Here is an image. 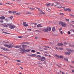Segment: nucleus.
I'll use <instances>...</instances> for the list:
<instances>
[{"label":"nucleus","instance_id":"f257e3e1","mask_svg":"<svg viewBox=\"0 0 74 74\" xmlns=\"http://www.w3.org/2000/svg\"><path fill=\"white\" fill-rule=\"evenodd\" d=\"M7 24L8 26H9V28L11 29H14L15 28V26L13 25H12L11 23H7Z\"/></svg>","mask_w":74,"mask_h":74},{"label":"nucleus","instance_id":"f03ea898","mask_svg":"<svg viewBox=\"0 0 74 74\" xmlns=\"http://www.w3.org/2000/svg\"><path fill=\"white\" fill-rule=\"evenodd\" d=\"M60 25H61L62 26H63L64 27H66V24L65 23H63L62 21H60Z\"/></svg>","mask_w":74,"mask_h":74},{"label":"nucleus","instance_id":"7ed1b4c3","mask_svg":"<svg viewBox=\"0 0 74 74\" xmlns=\"http://www.w3.org/2000/svg\"><path fill=\"white\" fill-rule=\"evenodd\" d=\"M45 58L44 57H42L40 59V60H41V61L43 62V61H44V60H45Z\"/></svg>","mask_w":74,"mask_h":74},{"label":"nucleus","instance_id":"20e7f679","mask_svg":"<svg viewBox=\"0 0 74 74\" xmlns=\"http://www.w3.org/2000/svg\"><path fill=\"white\" fill-rule=\"evenodd\" d=\"M55 6L58 8H61L62 7V6L60 5V4L58 5H56Z\"/></svg>","mask_w":74,"mask_h":74},{"label":"nucleus","instance_id":"39448f33","mask_svg":"<svg viewBox=\"0 0 74 74\" xmlns=\"http://www.w3.org/2000/svg\"><path fill=\"white\" fill-rule=\"evenodd\" d=\"M65 53L66 55L67 56L68 55H70L71 53L70 52H65Z\"/></svg>","mask_w":74,"mask_h":74},{"label":"nucleus","instance_id":"423d86ee","mask_svg":"<svg viewBox=\"0 0 74 74\" xmlns=\"http://www.w3.org/2000/svg\"><path fill=\"white\" fill-rule=\"evenodd\" d=\"M3 26L5 27H8V25L7 24H3Z\"/></svg>","mask_w":74,"mask_h":74},{"label":"nucleus","instance_id":"0eeeda50","mask_svg":"<svg viewBox=\"0 0 74 74\" xmlns=\"http://www.w3.org/2000/svg\"><path fill=\"white\" fill-rule=\"evenodd\" d=\"M5 17L4 16H2L0 17V19H5Z\"/></svg>","mask_w":74,"mask_h":74},{"label":"nucleus","instance_id":"6e6552de","mask_svg":"<svg viewBox=\"0 0 74 74\" xmlns=\"http://www.w3.org/2000/svg\"><path fill=\"white\" fill-rule=\"evenodd\" d=\"M66 50L67 51H69L70 52H73V51H74V50H71L70 49H67Z\"/></svg>","mask_w":74,"mask_h":74},{"label":"nucleus","instance_id":"1a4fd4ad","mask_svg":"<svg viewBox=\"0 0 74 74\" xmlns=\"http://www.w3.org/2000/svg\"><path fill=\"white\" fill-rule=\"evenodd\" d=\"M15 47L16 48H19V49H22L21 48V46H15Z\"/></svg>","mask_w":74,"mask_h":74},{"label":"nucleus","instance_id":"9d476101","mask_svg":"<svg viewBox=\"0 0 74 74\" xmlns=\"http://www.w3.org/2000/svg\"><path fill=\"white\" fill-rule=\"evenodd\" d=\"M8 48H12L14 47V45H12L10 44L9 45H8Z\"/></svg>","mask_w":74,"mask_h":74},{"label":"nucleus","instance_id":"9b49d317","mask_svg":"<svg viewBox=\"0 0 74 74\" xmlns=\"http://www.w3.org/2000/svg\"><path fill=\"white\" fill-rule=\"evenodd\" d=\"M20 51L21 52H26V49H24L20 50Z\"/></svg>","mask_w":74,"mask_h":74},{"label":"nucleus","instance_id":"f8f14e48","mask_svg":"<svg viewBox=\"0 0 74 74\" xmlns=\"http://www.w3.org/2000/svg\"><path fill=\"white\" fill-rule=\"evenodd\" d=\"M46 29H47V30L48 31H50L51 30V27H47L46 28Z\"/></svg>","mask_w":74,"mask_h":74},{"label":"nucleus","instance_id":"ddd939ff","mask_svg":"<svg viewBox=\"0 0 74 74\" xmlns=\"http://www.w3.org/2000/svg\"><path fill=\"white\" fill-rule=\"evenodd\" d=\"M22 48H23L25 49V48L26 47H27V45H22Z\"/></svg>","mask_w":74,"mask_h":74},{"label":"nucleus","instance_id":"4468645a","mask_svg":"<svg viewBox=\"0 0 74 74\" xmlns=\"http://www.w3.org/2000/svg\"><path fill=\"white\" fill-rule=\"evenodd\" d=\"M1 49H3V50H4V51H7V49H5L3 47H1Z\"/></svg>","mask_w":74,"mask_h":74},{"label":"nucleus","instance_id":"2eb2a0df","mask_svg":"<svg viewBox=\"0 0 74 74\" xmlns=\"http://www.w3.org/2000/svg\"><path fill=\"white\" fill-rule=\"evenodd\" d=\"M43 31H45V32H48V31L47 28L43 29Z\"/></svg>","mask_w":74,"mask_h":74},{"label":"nucleus","instance_id":"dca6fc26","mask_svg":"<svg viewBox=\"0 0 74 74\" xmlns=\"http://www.w3.org/2000/svg\"><path fill=\"white\" fill-rule=\"evenodd\" d=\"M63 45V44L62 43H59V44H58L57 45L58 46H62V45Z\"/></svg>","mask_w":74,"mask_h":74},{"label":"nucleus","instance_id":"f3484780","mask_svg":"<svg viewBox=\"0 0 74 74\" xmlns=\"http://www.w3.org/2000/svg\"><path fill=\"white\" fill-rule=\"evenodd\" d=\"M30 56H31V57H34V56H36V54H32Z\"/></svg>","mask_w":74,"mask_h":74},{"label":"nucleus","instance_id":"a211bd4d","mask_svg":"<svg viewBox=\"0 0 74 74\" xmlns=\"http://www.w3.org/2000/svg\"><path fill=\"white\" fill-rule=\"evenodd\" d=\"M42 26H41V25L40 24H39L37 25V27H41Z\"/></svg>","mask_w":74,"mask_h":74},{"label":"nucleus","instance_id":"6ab92c4d","mask_svg":"<svg viewBox=\"0 0 74 74\" xmlns=\"http://www.w3.org/2000/svg\"><path fill=\"white\" fill-rule=\"evenodd\" d=\"M56 30V29L55 28V27H53L52 28V31L53 32H55Z\"/></svg>","mask_w":74,"mask_h":74},{"label":"nucleus","instance_id":"aec40b11","mask_svg":"<svg viewBox=\"0 0 74 74\" xmlns=\"http://www.w3.org/2000/svg\"><path fill=\"white\" fill-rule=\"evenodd\" d=\"M23 25L24 26H25V27H27V26H28V25L26 24H23Z\"/></svg>","mask_w":74,"mask_h":74},{"label":"nucleus","instance_id":"412c9836","mask_svg":"<svg viewBox=\"0 0 74 74\" xmlns=\"http://www.w3.org/2000/svg\"><path fill=\"white\" fill-rule=\"evenodd\" d=\"M66 10L67 11H69V12H71V9L70 8H66Z\"/></svg>","mask_w":74,"mask_h":74},{"label":"nucleus","instance_id":"4be33fe9","mask_svg":"<svg viewBox=\"0 0 74 74\" xmlns=\"http://www.w3.org/2000/svg\"><path fill=\"white\" fill-rule=\"evenodd\" d=\"M46 10L47 11H49V12H50V11H51V9H49L48 8H47L46 9Z\"/></svg>","mask_w":74,"mask_h":74},{"label":"nucleus","instance_id":"5701e85b","mask_svg":"<svg viewBox=\"0 0 74 74\" xmlns=\"http://www.w3.org/2000/svg\"><path fill=\"white\" fill-rule=\"evenodd\" d=\"M26 14H29V15H32V13H31V12H28L26 13Z\"/></svg>","mask_w":74,"mask_h":74},{"label":"nucleus","instance_id":"b1692460","mask_svg":"<svg viewBox=\"0 0 74 74\" xmlns=\"http://www.w3.org/2000/svg\"><path fill=\"white\" fill-rule=\"evenodd\" d=\"M3 46H4V47H7V48H8V45H4Z\"/></svg>","mask_w":74,"mask_h":74},{"label":"nucleus","instance_id":"393cba45","mask_svg":"<svg viewBox=\"0 0 74 74\" xmlns=\"http://www.w3.org/2000/svg\"><path fill=\"white\" fill-rule=\"evenodd\" d=\"M2 32L3 33H4L5 34H9V33H7V32H4V31H3Z\"/></svg>","mask_w":74,"mask_h":74},{"label":"nucleus","instance_id":"a878e982","mask_svg":"<svg viewBox=\"0 0 74 74\" xmlns=\"http://www.w3.org/2000/svg\"><path fill=\"white\" fill-rule=\"evenodd\" d=\"M38 9V11H40V12H42V11L39 8H37Z\"/></svg>","mask_w":74,"mask_h":74},{"label":"nucleus","instance_id":"bb28decb","mask_svg":"<svg viewBox=\"0 0 74 74\" xmlns=\"http://www.w3.org/2000/svg\"><path fill=\"white\" fill-rule=\"evenodd\" d=\"M60 58H62V59H63L64 58V57H63V56H60L59 57Z\"/></svg>","mask_w":74,"mask_h":74},{"label":"nucleus","instance_id":"cd10ccee","mask_svg":"<svg viewBox=\"0 0 74 74\" xmlns=\"http://www.w3.org/2000/svg\"><path fill=\"white\" fill-rule=\"evenodd\" d=\"M65 20L66 21V22H69L70 21V20L69 19H65Z\"/></svg>","mask_w":74,"mask_h":74},{"label":"nucleus","instance_id":"c85d7f7f","mask_svg":"<svg viewBox=\"0 0 74 74\" xmlns=\"http://www.w3.org/2000/svg\"><path fill=\"white\" fill-rule=\"evenodd\" d=\"M21 14V13H18L15 14V15H19Z\"/></svg>","mask_w":74,"mask_h":74},{"label":"nucleus","instance_id":"c756f323","mask_svg":"<svg viewBox=\"0 0 74 74\" xmlns=\"http://www.w3.org/2000/svg\"><path fill=\"white\" fill-rule=\"evenodd\" d=\"M46 6H50V5L49 3H48L46 4Z\"/></svg>","mask_w":74,"mask_h":74},{"label":"nucleus","instance_id":"7c9ffc66","mask_svg":"<svg viewBox=\"0 0 74 74\" xmlns=\"http://www.w3.org/2000/svg\"><path fill=\"white\" fill-rule=\"evenodd\" d=\"M64 60H65V61H66V62H68V59L66 58H64Z\"/></svg>","mask_w":74,"mask_h":74},{"label":"nucleus","instance_id":"2f4dec72","mask_svg":"<svg viewBox=\"0 0 74 74\" xmlns=\"http://www.w3.org/2000/svg\"><path fill=\"white\" fill-rule=\"evenodd\" d=\"M60 15L63 16L64 15V14L62 13H60L59 14Z\"/></svg>","mask_w":74,"mask_h":74},{"label":"nucleus","instance_id":"473e14b6","mask_svg":"<svg viewBox=\"0 0 74 74\" xmlns=\"http://www.w3.org/2000/svg\"><path fill=\"white\" fill-rule=\"evenodd\" d=\"M29 51H30V50L29 49H27L26 50V52H29Z\"/></svg>","mask_w":74,"mask_h":74},{"label":"nucleus","instance_id":"72a5a7b5","mask_svg":"<svg viewBox=\"0 0 74 74\" xmlns=\"http://www.w3.org/2000/svg\"><path fill=\"white\" fill-rule=\"evenodd\" d=\"M36 57L37 58H41V56L40 55H39L37 56H36Z\"/></svg>","mask_w":74,"mask_h":74},{"label":"nucleus","instance_id":"f704fd0d","mask_svg":"<svg viewBox=\"0 0 74 74\" xmlns=\"http://www.w3.org/2000/svg\"><path fill=\"white\" fill-rule=\"evenodd\" d=\"M31 52H33V53H34V52H36L35 51V50H31Z\"/></svg>","mask_w":74,"mask_h":74},{"label":"nucleus","instance_id":"c9c22d12","mask_svg":"<svg viewBox=\"0 0 74 74\" xmlns=\"http://www.w3.org/2000/svg\"><path fill=\"white\" fill-rule=\"evenodd\" d=\"M23 37V36H18V38H22Z\"/></svg>","mask_w":74,"mask_h":74},{"label":"nucleus","instance_id":"e433bc0d","mask_svg":"<svg viewBox=\"0 0 74 74\" xmlns=\"http://www.w3.org/2000/svg\"><path fill=\"white\" fill-rule=\"evenodd\" d=\"M69 15H70V16H73V17H74V15H73L72 14H70Z\"/></svg>","mask_w":74,"mask_h":74},{"label":"nucleus","instance_id":"4c0bfd02","mask_svg":"<svg viewBox=\"0 0 74 74\" xmlns=\"http://www.w3.org/2000/svg\"><path fill=\"white\" fill-rule=\"evenodd\" d=\"M5 21H7V22H8V21H9V20L7 18H6L5 19Z\"/></svg>","mask_w":74,"mask_h":74},{"label":"nucleus","instance_id":"58836bf2","mask_svg":"<svg viewBox=\"0 0 74 74\" xmlns=\"http://www.w3.org/2000/svg\"><path fill=\"white\" fill-rule=\"evenodd\" d=\"M70 47H74V45H69Z\"/></svg>","mask_w":74,"mask_h":74},{"label":"nucleus","instance_id":"ea45409f","mask_svg":"<svg viewBox=\"0 0 74 74\" xmlns=\"http://www.w3.org/2000/svg\"><path fill=\"white\" fill-rule=\"evenodd\" d=\"M16 11H13L12 12V14H15V13H16Z\"/></svg>","mask_w":74,"mask_h":74},{"label":"nucleus","instance_id":"a19ab883","mask_svg":"<svg viewBox=\"0 0 74 74\" xmlns=\"http://www.w3.org/2000/svg\"><path fill=\"white\" fill-rule=\"evenodd\" d=\"M29 9H30V10H34V8H30V7L29 8Z\"/></svg>","mask_w":74,"mask_h":74},{"label":"nucleus","instance_id":"79ce46f5","mask_svg":"<svg viewBox=\"0 0 74 74\" xmlns=\"http://www.w3.org/2000/svg\"><path fill=\"white\" fill-rule=\"evenodd\" d=\"M62 30V28H60V29H59V31H60L61 30Z\"/></svg>","mask_w":74,"mask_h":74},{"label":"nucleus","instance_id":"37998d69","mask_svg":"<svg viewBox=\"0 0 74 74\" xmlns=\"http://www.w3.org/2000/svg\"><path fill=\"white\" fill-rule=\"evenodd\" d=\"M34 25L35 26H37V23H34Z\"/></svg>","mask_w":74,"mask_h":74},{"label":"nucleus","instance_id":"c03bdc74","mask_svg":"<svg viewBox=\"0 0 74 74\" xmlns=\"http://www.w3.org/2000/svg\"><path fill=\"white\" fill-rule=\"evenodd\" d=\"M23 25H25L26 23V22H23Z\"/></svg>","mask_w":74,"mask_h":74},{"label":"nucleus","instance_id":"a18cd8bd","mask_svg":"<svg viewBox=\"0 0 74 74\" xmlns=\"http://www.w3.org/2000/svg\"><path fill=\"white\" fill-rule=\"evenodd\" d=\"M13 17H14V16H10V19H12L13 18Z\"/></svg>","mask_w":74,"mask_h":74},{"label":"nucleus","instance_id":"49530a36","mask_svg":"<svg viewBox=\"0 0 74 74\" xmlns=\"http://www.w3.org/2000/svg\"><path fill=\"white\" fill-rule=\"evenodd\" d=\"M50 5H51V6H53V4L49 3Z\"/></svg>","mask_w":74,"mask_h":74},{"label":"nucleus","instance_id":"de8ad7c7","mask_svg":"<svg viewBox=\"0 0 74 74\" xmlns=\"http://www.w3.org/2000/svg\"><path fill=\"white\" fill-rule=\"evenodd\" d=\"M55 56L58 58H59V56H58V55H56Z\"/></svg>","mask_w":74,"mask_h":74},{"label":"nucleus","instance_id":"09e8293b","mask_svg":"<svg viewBox=\"0 0 74 74\" xmlns=\"http://www.w3.org/2000/svg\"><path fill=\"white\" fill-rule=\"evenodd\" d=\"M36 53H37V54H41V53H40L38 52Z\"/></svg>","mask_w":74,"mask_h":74},{"label":"nucleus","instance_id":"8fccbe9b","mask_svg":"<svg viewBox=\"0 0 74 74\" xmlns=\"http://www.w3.org/2000/svg\"><path fill=\"white\" fill-rule=\"evenodd\" d=\"M68 34H71V33H70V31H68Z\"/></svg>","mask_w":74,"mask_h":74},{"label":"nucleus","instance_id":"3c124183","mask_svg":"<svg viewBox=\"0 0 74 74\" xmlns=\"http://www.w3.org/2000/svg\"><path fill=\"white\" fill-rule=\"evenodd\" d=\"M64 44H65V45H67V43L66 42H64Z\"/></svg>","mask_w":74,"mask_h":74},{"label":"nucleus","instance_id":"603ef678","mask_svg":"<svg viewBox=\"0 0 74 74\" xmlns=\"http://www.w3.org/2000/svg\"><path fill=\"white\" fill-rule=\"evenodd\" d=\"M9 13H10V14H12V12L11 11H9Z\"/></svg>","mask_w":74,"mask_h":74},{"label":"nucleus","instance_id":"864d4df0","mask_svg":"<svg viewBox=\"0 0 74 74\" xmlns=\"http://www.w3.org/2000/svg\"><path fill=\"white\" fill-rule=\"evenodd\" d=\"M0 22H1V23H3V20H1L0 21Z\"/></svg>","mask_w":74,"mask_h":74},{"label":"nucleus","instance_id":"5fc2aeb1","mask_svg":"<svg viewBox=\"0 0 74 74\" xmlns=\"http://www.w3.org/2000/svg\"><path fill=\"white\" fill-rule=\"evenodd\" d=\"M43 64H46V62H45V61H44L43 62Z\"/></svg>","mask_w":74,"mask_h":74},{"label":"nucleus","instance_id":"6e6d98bb","mask_svg":"<svg viewBox=\"0 0 74 74\" xmlns=\"http://www.w3.org/2000/svg\"><path fill=\"white\" fill-rule=\"evenodd\" d=\"M69 25H70V26H72L73 24L71 23H70L69 24Z\"/></svg>","mask_w":74,"mask_h":74},{"label":"nucleus","instance_id":"4d7b16f0","mask_svg":"<svg viewBox=\"0 0 74 74\" xmlns=\"http://www.w3.org/2000/svg\"><path fill=\"white\" fill-rule=\"evenodd\" d=\"M60 50H63V49L61 48H59Z\"/></svg>","mask_w":74,"mask_h":74},{"label":"nucleus","instance_id":"13d9d810","mask_svg":"<svg viewBox=\"0 0 74 74\" xmlns=\"http://www.w3.org/2000/svg\"><path fill=\"white\" fill-rule=\"evenodd\" d=\"M16 61L18 62H21L20 60H17Z\"/></svg>","mask_w":74,"mask_h":74},{"label":"nucleus","instance_id":"bf43d9fd","mask_svg":"<svg viewBox=\"0 0 74 74\" xmlns=\"http://www.w3.org/2000/svg\"><path fill=\"white\" fill-rule=\"evenodd\" d=\"M46 47H47V48H49L50 49H51V47H50L47 46Z\"/></svg>","mask_w":74,"mask_h":74},{"label":"nucleus","instance_id":"052dcab7","mask_svg":"<svg viewBox=\"0 0 74 74\" xmlns=\"http://www.w3.org/2000/svg\"><path fill=\"white\" fill-rule=\"evenodd\" d=\"M27 30H29V31H31V30H32V29H27Z\"/></svg>","mask_w":74,"mask_h":74},{"label":"nucleus","instance_id":"680f3d73","mask_svg":"<svg viewBox=\"0 0 74 74\" xmlns=\"http://www.w3.org/2000/svg\"><path fill=\"white\" fill-rule=\"evenodd\" d=\"M61 8H64V9H65V8L64 7H63L62 6V7H61Z\"/></svg>","mask_w":74,"mask_h":74},{"label":"nucleus","instance_id":"e2e57ef3","mask_svg":"<svg viewBox=\"0 0 74 74\" xmlns=\"http://www.w3.org/2000/svg\"><path fill=\"white\" fill-rule=\"evenodd\" d=\"M44 50H47V49L46 48H45L44 49Z\"/></svg>","mask_w":74,"mask_h":74},{"label":"nucleus","instance_id":"0e129e2a","mask_svg":"<svg viewBox=\"0 0 74 74\" xmlns=\"http://www.w3.org/2000/svg\"><path fill=\"white\" fill-rule=\"evenodd\" d=\"M43 14V15L45 14V13L42 12V14Z\"/></svg>","mask_w":74,"mask_h":74},{"label":"nucleus","instance_id":"69168bd1","mask_svg":"<svg viewBox=\"0 0 74 74\" xmlns=\"http://www.w3.org/2000/svg\"><path fill=\"white\" fill-rule=\"evenodd\" d=\"M57 66H58V67H61V66H59V65L57 64Z\"/></svg>","mask_w":74,"mask_h":74},{"label":"nucleus","instance_id":"338daca9","mask_svg":"<svg viewBox=\"0 0 74 74\" xmlns=\"http://www.w3.org/2000/svg\"><path fill=\"white\" fill-rule=\"evenodd\" d=\"M70 66L72 68H73V66Z\"/></svg>","mask_w":74,"mask_h":74},{"label":"nucleus","instance_id":"774afa93","mask_svg":"<svg viewBox=\"0 0 74 74\" xmlns=\"http://www.w3.org/2000/svg\"><path fill=\"white\" fill-rule=\"evenodd\" d=\"M60 33L61 34H63V32H62V31H60Z\"/></svg>","mask_w":74,"mask_h":74}]
</instances>
